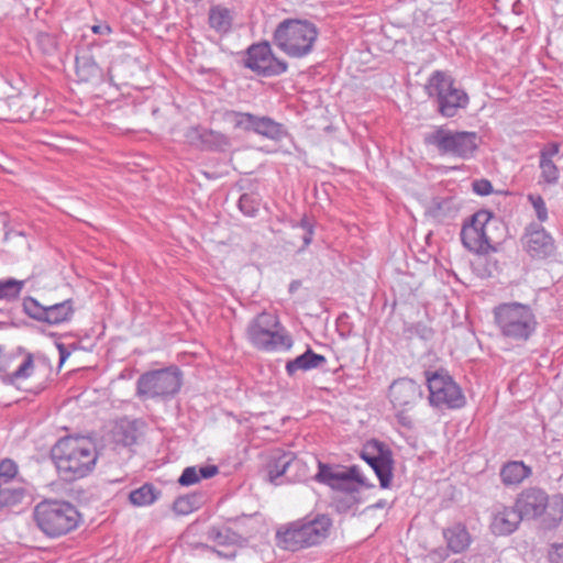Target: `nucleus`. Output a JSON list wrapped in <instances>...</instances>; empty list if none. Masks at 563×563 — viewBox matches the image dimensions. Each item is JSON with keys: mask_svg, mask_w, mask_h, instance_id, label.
Here are the masks:
<instances>
[{"mask_svg": "<svg viewBox=\"0 0 563 563\" xmlns=\"http://www.w3.org/2000/svg\"><path fill=\"white\" fill-rule=\"evenodd\" d=\"M51 456L59 475L68 482L87 476L98 459L96 444L86 437L59 439L52 448Z\"/></svg>", "mask_w": 563, "mask_h": 563, "instance_id": "1", "label": "nucleus"}, {"mask_svg": "<svg viewBox=\"0 0 563 563\" xmlns=\"http://www.w3.org/2000/svg\"><path fill=\"white\" fill-rule=\"evenodd\" d=\"M332 526L329 515L309 514L282 525L276 531L277 545L292 552L319 545L330 536Z\"/></svg>", "mask_w": 563, "mask_h": 563, "instance_id": "2", "label": "nucleus"}, {"mask_svg": "<svg viewBox=\"0 0 563 563\" xmlns=\"http://www.w3.org/2000/svg\"><path fill=\"white\" fill-rule=\"evenodd\" d=\"M493 318L500 338L516 345L528 342L539 324L532 307L518 301L497 305L493 309Z\"/></svg>", "mask_w": 563, "mask_h": 563, "instance_id": "3", "label": "nucleus"}, {"mask_svg": "<svg viewBox=\"0 0 563 563\" xmlns=\"http://www.w3.org/2000/svg\"><path fill=\"white\" fill-rule=\"evenodd\" d=\"M319 36L318 26L307 19L287 18L280 21L273 33V43L290 58L310 55Z\"/></svg>", "mask_w": 563, "mask_h": 563, "instance_id": "4", "label": "nucleus"}, {"mask_svg": "<svg viewBox=\"0 0 563 563\" xmlns=\"http://www.w3.org/2000/svg\"><path fill=\"white\" fill-rule=\"evenodd\" d=\"M37 529L47 538L56 539L74 531L80 522V514L69 501L44 499L37 503L32 514Z\"/></svg>", "mask_w": 563, "mask_h": 563, "instance_id": "5", "label": "nucleus"}, {"mask_svg": "<svg viewBox=\"0 0 563 563\" xmlns=\"http://www.w3.org/2000/svg\"><path fill=\"white\" fill-rule=\"evenodd\" d=\"M423 143L433 148L439 156L467 161L473 158L478 151L481 137L474 131L453 130L446 125H437L424 133Z\"/></svg>", "mask_w": 563, "mask_h": 563, "instance_id": "6", "label": "nucleus"}, {"mask_svg": "<svg viewBox=\"0 0 563 563\" xmlns=\"http://www.w3.org/2000/svg\"><path fill=\"white\" fill-rule=\"evenodd\" d=\"M515 505L523 519L543 517L545 527L556 528L563 520V495L549 496L540 487H528L518 494Z\"/></svg>", "mask_w": 563, "mask_h": 563, "instance_id": "7", "label": "nucleus"}, {"mask_svg": "<svg viewBox=\"0 0 563 563\" xmlns=\"http://www.w3.org/2000/svg\"><path fill=\"white\" fill-rule=\"evenodd\" d=\"M245 334L255 349L266 352L289 350L294 343L278 316L267 311L256 314L249 322Z\"/></svg>", "mask_w": 563, "mask_h": 563, "instance_id": "8", "label": "nucleus"}, {"mask_svg": "<svg viewBox=\"0 0 563 563\" xmlns=\"http://www.w3.org/2000/svg\"><path fill=\"white\" fill-rule=\"evenodd\" d=\"M424 91L434 102L438 113L444 118L455 117L470 102L466 91L442 70H435L430 75Z\"/></svg>", "mask_w": 563, "mask_h": 563, "instance_id": "9", "label": "nucleus"}, {"mask_svg": "<svg viewBox=\"0 0 563 563\" xmlns=\"http://www.w3.org/2000/svg\"><path fill=\"white\" fill-rule=\"evenodd\" d=\"M183 385V373L177 366H168L143 373L136 380V396L142 399L173 398Z\"/></svg>", "mask_w": 563, "mask_h": 563, "instance_id": "10", "label": "nucleus"}, {"mask_svg": "<svg viewBox=\"0 0 563 563\" xmlns=\"http://www.w3.org/2000/svg\"><path fill=\"white\" fill-rule=\"evenodd\" d=\"M266 479L274 485L301 482L309 478L307 463L292 452L282 449L272 450L264 465Z\"/></svg>", "mask_w": 563, "mask_h": 563, "instance_id": "11", "label": "nucleus"}, {"mask_svg": "<svg viewBox=\"0 0 563 563\" xmlns=\"http://www.w3.org/2000/svg\"><path fill=\"white\" fill-rule=\"evenodd\" d=\"M429 402L439 409H461L466 405L462 388L444 369L426 372Z\"/></svg>", "mask_w": 563, "mask_h": 563, "instance_id": "12", "label": "nucleus"}, {"mask_svg": "<svg viewBox=\"0 0 563 563\" xmlns=\"http://www.w3.org/2000/svg\"><path fill=\"white\" fill-rule=\"evenodd\" d=\"M497 220L494 214L485 209L475 212L470 222L464 223L461 230L463 245L476 254H488L495 251L494 238L490 230L496 228Z\"/></svg>", "mask_w": 563, "mask_h": 563, "instance_id": "13", "label": "nucleus"}, {"mask_svg": "<svg viewBox=\"0 0 563 563\" xmlns=\"http://www.w3.org/2000/svg\"><path fill=\"white\" fill-rule=\"evenodd\" d=\"M222 120L230 123L234 130L255 133L271 140H279L284 135L283 125L267 115L225 110Z\"/></svg>", "mask_w": 563, "mask_h": 563, "instance_id": "14", "label": "nucleus"}, {"mask_svg": "<svg viewBox=\"0 0 563 563\" xmlns=\"http://www.w3.org/2000/svg\"><path fill=\"white\" fill-rule=\"evenodd\" d=\"M316 461L318 464V472L312 476V478L320 484L344 493H356L358 492V485L364 484L360 468L356 465L344 467L341 465L323 463L320 460Z\"/></svg>", "mask_w": 563, "mask_h": 563, "instance_id": "15", "label": "nucleus"}, {"mask_svg": "<svg viewBox=\"0 0 563 563\" xmlns=\"http://www.w3.org/2000/svg\"><path fill=\"white\" fill-rule=\"evenodd\" d=\"M27 492L19 477L16 463L11 459L0 462V512L20 505Z\"/></svg>", "mask_w": 563, "mask_h": 563, "instance_id": "16", "label": "nucleus"}, {"mask_svg": "<svg viewBox=\"0 0 563 563\" xmlns=\"http://www.w3.org/2000/svg\"><path fill=\"white\" fill-rule=\"evenodd\" d=\"M244 65L263 77L279 76L288 68L286 60L273 54L268 42L251 45L246 51Z\"/></svg>", "mask_w": 563, "mask_h": 563, "instance_id": "17", "label": "nucleus"}, {"mask_svg": "<svg viewBox=\"0 0 563 563\" xmlns=\"http://www.w3.org/2000/svg\"><path fill=\"white\" fill-rule=\"evenodd\" d=\"M23 312L38 322L48 325H58L67 322L74 314V306L71 299H66L62 302L44 306L35 298L27 296L22 302Z\"/></svg>", "mask_w": 563, "mask_h": 563, "instance_id": "18", "label": "nucleus"}, {"mask_svg": "<svg viewBox=\"0 0 563 563\" xmlns=\"http://www.w3.org/2000/svg\"><path fill=\"white\" fill-rule=\"evenodd\" d=\"M361 457L373 468L382 488H388L391 484L394 459L391 450L378 440L368 441Z\"/></svg>", "mask_w": 563, "mask_h": 563, "instance_id": "19", "label": "nucleus"}, {"mask_svg": "<svg viewBox=\"0 0 563 563\" xmlns=\"http://www.w3.org/2000/svg\"><path fill=\"white\" fill-rule=\"evenodd\" d=\"M35 369L32 353H4L0 347V380L4 385L19 387L20 382L30 378Z\"/></svg>", "mask_w": 563, "mask_h": 563, "instance_id": "20", "label": "nucleus"}, {"mask_svg": "<svg viewBox=\"0 0 563 563\" xmlns=\"http://www.w3.org/2000/svg\"><path fill=\"white\" fill-rule=\"evenodd\" d=\"M523 250L532 258L543 260L555 251L554 239L540 223H530L521 236Z\"/></svg>", "mask_w": 563, "mask_h": 563, "instance_id": "21", "label": "nucleus"}, {"mask_svg": "<svg viewBox=\"0 0 563 563\" xmlns=\"http://www.w3.org/2000/svg\"><path fill=\"white\" fill-rule=\"evenodd\" d=\"M522 520V515L519 514L516 505L511 507L495 504L490 514V531L495 536H509L519 528Z\"/></svg>", "mask_w": 563, "mask_h": 563, "instance_id": "22", "label": "nucleus"}, {"mask_svg": "<svg viewBox=\"0 0 563 563\" xmlns=\"http://www.w3.org/2000/svg\"><path fill=\"white\" fill-rule=\"evenodd\" d=\"M561 143L549 142L539 152V184L554 186L559 183L560 170L553 158L559 155Z\"/></svg>", "mask_w": 563, "mask_h": 563, "instance_id": "23", "label": "nucleus"}, {"mask_svg": "<svg viewBox=\"0 0 563 563\" xmlns=\"http://www.w3.org/2000/svg\"><path fill=\"white\" fill-rule=\"evenodd\" d=\"M421 397V386L410 378H399L389 387V398L394 407L406 408L412 406Z\"/></svg>", "mask_w": 563, "mask_h": 563, "instance_id": "24", "label": "nucleus"}, {"mask_svg": "<svg viewBox=\"0 0 563 563\" xmlns=\"http://www.w3.org/2000/svg\"><path fill=\"white\" fill-rule=\"evenodd\" d=\"M325 364L327 358L323 355L317 354L308 347L301 355L287 361L285 371L289 377H294L299 371L307 372L314 368H321Z\"/></svg>", "mask_w": 563, "mask_h": 563, "instance_id": "25", "label": "nucleus"}, {"mask_svg": "<svg viewBox=\"0 0 563 563\" xmlns=\"http://www.w3.org/2000/svg\"><path fill=\"white\" fill-rule=\"evenodd\" d=\"M448 548L454 553L465 551L472 542V537L465 525L455 522L443 530Z\"/></svg>", "mask_w": 563, "mask_h": 563, "instance_id": "26", "label": "nucleus"}, {"mask_svg": "<svg viewBox=\"0 0 563 563\" xmlns=\"http://www.w3.org/2000/svg\"><path fill=\"white\" fill-rule=\"evenodd\" d=\"M76 75L80 81L89 82L101 78V69L89 51L82 49L76 55Z\"/></svg>", "mask_w": 563, "mask_h": 563, "instance_id": "27", "label": "nucleus"}, {"mask_svg": "<svg viewBox=\"0 0 563 563\" xmlns=\"http://www.w3.org/2000/svg\"><path fill=\"white\" fill-rule=\"evenodd\" d=\"M531 468L522 461H511L503 465L500 479L504 485H519L531 475Z\"/></svg>", "mask_w": 563, "mask_h": 563, "instance_id": "28", "label": "nucleus"}, {"mask_svg": "<svg viewBox=\"0 0 563 563\" xmlns=\"http://www.w3.org/2000/svg\"><path fill=\"white\" fill-rule=\"evenodd\" d=\"M208 23L218 34H228L232 29L233 14L223 5H212L209 9Z\"/></svg>", "mask_w": 563, "mask_h": 563, "instance_id": "29", "label": "nucleus"}, {"mask_svg": "<svg viewBox=\"0 0 563 563\" xmlns=\"http://www.w3.org/2000/svg\"><path fill=\"white\" fill-rule=\"evenodd\" d=\"M207 538L208 540L222 547L242 545L245 542V539L242 536L225 526L210 527L207 531Z\"/></svg>", "mask_w": 563, "mask_h": 563, "instance_id": "30", "label": "nucleus"}, {"mask_svg": "<svg viewBox=\"0 0 563 563\" xmlns=\"http://www.w3.org/2000/svg\"><path fill=\"white\" fill-rule=\"evenodd\" d=\"M231 139L227 134L203 128L200 146L201 151L225 152L231 147Z\"/></svg>", "mask_w": 563, "mask_h": 563, "instance_id": "31", "label": "nucleus"}, {"mask_svg": "<svg viewBox=\"0 0 563 563\" xmlns=\"http://www.w3.org/2000/svg\"><path fill=\"white\" fill-rule=\"evenodd\" d=\"M161 496V490L153 484L145 483L141 487L132 490L129 495L131 504L139 507L154 504Z\"/></svg>", "mask_w": 563, "mask_h": 563, "instance_id": "32", "label": "nucleus"}, {"mask_svg": "<svg viewBox=\"0 0 563 563\" xmlns=\"http://www.w3.org/2000/svg\"><path fill=\"white\" fill-rule=\"evenodd\" d=\"M25 280L12 277L0 279V301L13 302L18 300L24 289Z\"/></svg>", "mask_w": 563, "mask_h": 563, "instance_id": "33", "label": "nucleus"}, {"mask_svg": "<svg viewBox=\"0 0 563 563\" xmlns=\"http://www.w3.org/2000/svg\"><path fill=\"white\" fill-rule=\"evenodd\" d=\"M459 208L453 198L435 199L430 208V213L439 221L454 218Z\"/></svg>", "mask_w": 563, "mask_h": 563, "instance_id": "34", "label": "nucleus"}, {"mask_svg": "<svg viewBox=\"0 0 563 563\" xmlns=\"http://www.w3.org/2000/svg\"><path fill=\"white\" fill-rule=\"evenodd\" d=\"M203 504L201 494H189L178 497L173 504V510L177 515L186 516L199 509Z\"/></svg>", "mask_w": 563, "mask_h": 563, "instance_id": "35", "label": "nucleus"}, {"mask_svg": "<svg viewBox=\"0 0 563 563\" xmlns=\"http://www.w3.org/2000/svg\"><path fill=\"white\" fill-rule=\"evenodd\" d=\"M261 206V197L255 192H245L241 195L238 201L239 210L246 217L254 218L257 216Z\"/></svg>", "mask_w": 563, "mask_h": 563, "instance_id": "36", "label": "nucleus"}, {"mask_svg": "<svg viewBox=\"0 0 563 563\" xmlns=\"http://www.w3.org/2000/svg\"><path fill=\"white\" fill-rule=\"evenodd\" d=\"M117 441L124 446H131L136 443L137 430L134 423L128 422L119 426L115 432Z\"/></svg>", "mask_w": 563, "mask_h": 563, "instance_id": "37", "label": "nucleus"}, {"mask_svg": "<svg viewBox=\"0 0 563 563\" xmlns=\"http://www.w3.org/2000/svg\"><path fill=\"white\" fill-rule=\"evenodd\" d=\"M528 200L534 209L536 216L540 222H544L548 220V208L544 199L540 195L528 196Z\"/></svg>", "mask_w": 563, "mask_h": 563, "instance_id": "38", "label": "nucleus"}, {"mask_svg": "<svg viewBox=\"0 0 563 563\" xmlns=\"http://www.w3.org/2000/svg\"><path fill=\"white\" fill-rule=\"evenodd\" d=\"M202 131H203V126H201V125H195V126L188 128L184 135L186 139V142L189 145L200 150L201 140H202Z\"/></svg>", "mask_w": 563, "mask_h": 563, "instance_id": "39", "label": "nucleus"}, {"mask_svg": "<svg viewBox=\"0 0 563 563\" xmlns=\"http://www.w3.org/2000/svg\"><path fill=\"white\" fill-rule=\"evenodd\" d=\"M298 227L305 231V233L302 235V241H303V247H307L312 242L313 233H314V230H313L314 225L307 216H303L300 219Z\"/></svg>", "mask_w": 563, "mask_h": 563, "instance_id": "40", "label": "nucleus"}, {"mask_svg": "<svg viewBox=\"0 0 563 563\" xmlns=\"http://www.w3.org/2000/svg\"><path fill=\"white\" fill-rule=\"evenodd\" d=\"M199 481H200V476L198 474L197 467H195V466L186 467L183 471L180 477L178 478V483L181 486L194 485V484L198 483Z\"/></svg>", "mask_w": 563, "mask_h": 563, "instance_id": "41", "label": "nucleus"}, {"mask_svg": "<svg viewBox=\"0 0 563 563\" xmlns=\"http://www.w3.org/2000/svg\"><path fill=\"white\" fill-rule=\"evenodd\" d=\"M473 190L481 196H487L493 191V185L487 179L475 180L473 183Z\"/></svg>", "mask_w": 563, "mask_h": 563, "instance_id": "42", "label": "nucleus"}, {"mask_svg": "<svg viewBox=\"0 0 563 563\" xmlns=\"http://www.w3.org/2000/svg\"><path fill=\"white\" fill-rule=\"evenodd\" d=\"M37 43L40 46L43 47V51L45 53H49L55 49L54 38L49 34H46V33L38 34Z\"/></svg>", "mask_w": 563, "mask_h": 563, "instance_id": "43", "label": "nucleus"}, {"mask_svg": "<svg viewBox=\"0 0 563 563\" xmlns=\"http://www.w3.org/2000/svg\"><path fill=\"white\" fill-rule=\"evenodd\" d=\"M203 549L211 550L217 553L220 558L227 559V560H233L236 556V550L234 548L228 547L227 550H216L213 548H210L207 544H201Z\"/></svg>", "mask_w": 563, "mask_h": 563, "instance_id": "44", "label": "nucleus"}, {"mask_svg": "<svg viewBox=\"0 0 563 563\" xmlns=\"http://www.w3.org/2000/svg\"><path fill=\"white\" fill-rule=\"evenodd\" d=\"M197 471L200 476V479L201 478H211L219 472L218 466H216V465L200 466L199 468H197Z\"/></svg>", "mask_w": 563, "mask_h": 563, "instance_id": "45", "label": "nucleus"}, {"mask_svg": "<svg viewBox=\"0 0 563 563\" xmlns=\"http://www.w3.org/2000/svg\"><path fill=\"white\" fill-rule=\"evenodd\" d=\"M550 561L551 563H563V543L553 544Z\"/></svg>", "mask_w": 563, "mask_h": 563, "instance_id": "46", "label": "nucleus"}, {"mask_svg": "<svg viewBox=\"0 0 563 563\" xmlns=\"http://www.w3.org/2000/svg\"><path fill=\"white\" fill-rule=\"evenodd\" d=\"M92 32L99 35H109L111 33V27L108 23L96 24L91 27Z\"/></svg>", "mask_w": 563, "mask_h": 563, "instance_id": "47", "label": "nucleus"}, {"mask_svg": "<svg viewBox=\"0 0 563 563\" xmlns=\"http://www.w3.org/2000/svg\"><path fill=\"white\" fill-rule=\"evenodd\" d=\"M57 349L59 352V361H60V363H64L66 361V358L70 355V352L67 351V349L64 344H58Z\"/></svg>", "mask_w": 563, "mask_h": 563, "instance_id": "48", "label": "nucleus"}, {"mask_svg": "<svg viewBox=\"0 0 563 563\" xmlns=\"http://www.w3.org/2000/svg\"><path fill=\"white\" fill-rule=\"evenodd\" d=\"M397 418H398V421L405 426V427H411V421L409 420V418L407 416H405L404 412H399L397 415Z\"/></svg>", "mask_w": 563, "mask_h": 563, "instance_id": "49", "label": "nucleus"}, {"mask_svg": "<svg viewBox=\"0 0 563 563\" xmlns=\"http://www.w3.org/2000/svg\"><path fill=\"white\" fill-rule=\"evenodd\" d=\"M386 505H387V501L384 499H380L376 504H374L373 507L376 509H382V508H385Z\"/></svg>", "mask_w": 563, "mask_h": 563, "instance_id": "50", "label": "nucleus"}, {"mask_svg": "<svg viewBox=\"0 0 563 563\" xmlns=\"http://www.w3.org/2000/svg\"><path fill=\"white\" fill-rule=\"evenodd\" d=\"M296 284H297L296 282H292V283L290 284V288H289V289H290V291H292V290L296 288Z\"/></svg>", "mask_w": 563, "mask_h": 563, "instance_id": "51", "label": "nucleus"}]
</instances>
